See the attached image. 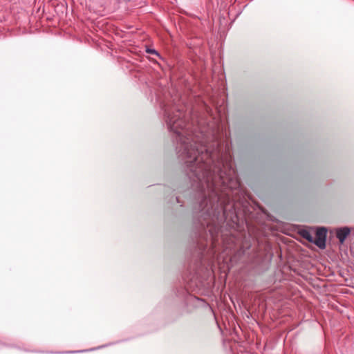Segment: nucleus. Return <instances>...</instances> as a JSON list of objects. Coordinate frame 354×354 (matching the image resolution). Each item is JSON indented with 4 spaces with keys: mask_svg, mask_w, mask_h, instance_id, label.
<instances>
[{
    "mask_svg": "<svg viewBox=\"0 0 354 354\" xmlns=\"http://www.w3.org/2000/svg\"><path fill=\"white\" fill-rule=\"evenodd\" d=\"M167 124L171 131L176 134L178 143V157L183 162L187 176L197 189L209 187V180H214V176L218 174V167L223 170V162L231 160L227 156L225 158L214 160L218 154L210 153L206 146L202 144V135H198L190 130L192 124L186 120L187 113L176 106L165 109Z\"/></svg>",
    "mask_w": 354,
    "mask_h": 354,
    "instance_id": "obj_1",
    "label": "nucleus"
},
{
    "mask_svg": "<svg viewBox=\"0 0 354 354\" xmlns=\"http://www.w3.org/2000/svg\"><path fill=\"white\" fill-rule=\"evenodd\" d=\"M222 165L223 170L219 163L218 174L213 177L214 180H209V187L205 185L204 189H199L204 194L199 205V211L205 221L201 225H207L213 239L218 231L217 223L225 219L227 206L233 203L231 196L240 187L232 162L229 160Z\"/></svg>",
    "mask_w": 354,
    "mask_h": 354,
    "instance_id": "obj_2",
    "label": "nucleus"
},
{
    "mask_svg": "<svg viewBox=\"0 0 354 354\" xmlns=\"http://www.w3.org/2000/svg\"><path fill=\"white\" fill-rule=\"evenodd\" d=\"M327 230L325 227H319L315 232V237L313 238V243L315 244L320 249L326 248Z\"/></svg>",
    "mask_w": 354,
    "mask_h": 354,
    "instance_id": "obj_3",
    "label": "nucleus"
},
{
    "mask_svg": "<svg viewBox=\"0 0 354 354\" xmlns=\"http://www.w3.org/2000/svg\"><path fill=\"white\" fill-rule=\"evenodd\" d=\"M350 233V229L347 227H342L340 229H338L337 230V238L339 239V242L341 243H343L345 239H346L347 236Z\"/></svg>",
    "mask_w": 354,
    "mask_h": 354,
    "instance_id": "obj_4",
    "label": "nucleus"
},
{
    "mask_svg": "<svg viewBox=\"0 0 354 354\" xmlns=\"http://www.w3.org/2000/svg\"><path fill=\"white\" fill-rule=\"evenodd\" d=\"M299 234L305 239H306L310 243H312L313 241V236L310 231L308 230H301L299 232Z\"/></svg>",
    "mask_w": 354,
    "mask_h": 354,
    "instance_id": "obj_5",
    "label": "nucleus"
},
{
    "mask_svg": "<svg viewBox=\"0 0 354 354\" xmlns=\"http://www.w3.org/2000/svg\"><path fill=\"white\" fill-rule=\"evenodd\" d=\"M147 52L150 54L158 55L157 51L154 49H147Z\"/></svg>",
    "mask_w": 354,
    "mask_h": 354,
    "instance_id": "obj_6",
    "label": "nucleus"
}]
</instances>
